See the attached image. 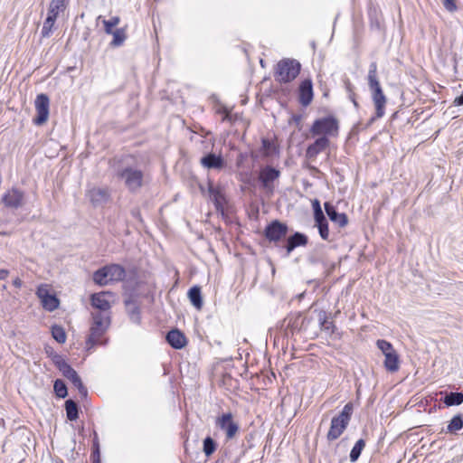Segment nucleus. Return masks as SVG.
Here are the masks:
<instances>
[{
	"instance_id": "obj_52",
	"label": "nucleus",
	"mask_w": 463,
	"mask_h": 463,
	"mask_svg": "<svg viewBox=\"0 0 463 463\" xmlns=\"http://www.w3.org/2000/svg\"><path fill=\"white\" fill-rule=\"evenodd\" d=\"M13 285L15 287V288H21L22 285H23V281L19 279V278H15L14 280H13Z\"/></svg>"
},
{
	"instance_id": "obj_29",
	"label": "nucleus",
	"mask_w": 463,
	"mask_h": 463,
	"mask_svg": "<svg viewBox=\"0 0 463 463\" xmlns=\"http://www.w3.org/2000/svg\"><path fill=\"white\" fill-rule=\"evenodd\" d=\"M65 411L67 419L71 421H74L79 418V406L75 401L69 399L65 402Z\"/></svg>"
},
{
	"instance_id": "obj_24",
	"label": "nucleus",
	"mask_w": 463,
	"mask_h": 463,
	"mask_svg": "<svg viewBox=\"0 0 463 463\" xmlns=\"http://www.w3.org/2000/svg\"><path fill=\"white\" fill-rule=\"evenodd\" d=\"M384 357L383 365L388 372L395 373L400 369V357L395 350L385 354Z\"/></svg>"
},
{
	"instance_id": "obj_55",
	"label": "nucleus",
	"mask_w": 463,
	"mask_h": 463,
	"mask_svg": "<svg viewBox=\"0 0 463 463\" xmlns=\"http://www.w3.org/2000/svg\"><path fill=\"white\" fill-rule=\"evenodd\" d=\"M262 146H263V147H264V148H266V149H267V148H269V140H267V139H263V140H262Z\"/></svg>"
},
{
	"instance_id": "obj_9",
	"label": "nucleus",
	"mask_w": 463,
	"mask_h": 463,
	"mask_svg": "<svg viewBox=\"0 0 463 463\" xmlns=\"http://www.w3.org/2000/svg\"><path fill=\"white\" fill-rule=\"evenodd\" d=\"M215 425L225 433L226 440L234 439L240 430L239 424L234 420L232 412L222 413L218 416L215 420Z\"/></svg>"
},
{
	"instance_id": "obj_50",
	"label": "nucleus",
	"mask_w": 463,
	"mask_h": 463,
	"mask_svg": "<svg viewBox=\"0 0 463 463\" xmlns=\"http://www.w3.org/2000/svg\"><path fill=\"white\" fill-rule=\"evenodd\" d=\"M9 275V270L5 269H0V280H5Z\"/></svg>"
},
{
	"instance_id": "obj_37",
	"label": "nucleus",
	"mask_w": 463,
	"mask_h": 463,
	"mask_svg": "<svg viewBox=\"0 0 463 463\" xmlns=\"http://www.w3.org/2000/svg\"><path fill=\"white\" fill-rule=\"evenodd\" d=\"M54 393L58 398L64 399L68 395V389L64 381L56 379L53 383Z\"/></svg>"
},
{
	"instance_id": "obj_39",
	"label": "nucleus",
	"mask_w": 463,
	"mask_h": 463,
	"mask_svg": "<svg viewBox=\"0 0 463 463\" xmlns=\"http://www.w3.org/2000/svg\"><path fill=\"white\" fill-rule=\"evenodd\" d=\"M463 427V419L462 416L458 414L455 415L450 421L449 422V425L447 427V430L449 432H456L459 430H461Z\"/></svg>"
},
{
	"instance_id": "obj_54",
	"label": "nucleus",
	"mask_w": 463,
	"mask_h": 463,
	"mask_svg": "<svg viewBox=\"0 0 463 463\" xmlns=\"http://www.w3.org/2000/svg\"><path fill=\"white\" fill-rule=\"evenodd\" d=\"M46 354H48V356L52 359V361L53 362V356L54 355H60L59 354L55 353L53 350H51V351H46Z\"/></svg>"
},
{
	"instance_id": "obj_19",
	"label": "nucleus",
	"mask_w": 463,
	"mask_h": 463,
	"mask_svg": "<svg viewBox=\"0 0 463 463\" xmlns=\"http://www.w3.org/2000/svg\"><path fill=\"white\" fill-rule=\"evenodd\" d=\"M308 242V238L306 234L296 232L292 235L288 236L284 244V248L288 256L297 247L306 246Z\"/></svg>"
},
{
	"instance_id": "obj_16",
	"label": "nucleus",
	"mask_w": 463,
	"mask_h": 463,
	"mask_svg": "<svg viewBox=\"0 0 463 463\" xmlns=\"http://www.w3.org/2000/svg\"><path fill=\"white\" fill-rule=\"evenodd\" d=\"M208 193L210 199L213 203L216 211L223 213L227 201L225 195L222 192V189L220 187L213 186V183L209 182Z\"/></svg>"
},
{
	"instance_id": "obj_56",
	"label": "nucleus",
	"mask_w": 463,
	"mask_h": 463,
	"mask_svg": "<svg viewBox=\"0 0 463 463\" xmlns=\"http://www.w3.org/2000/svg\"><path fill=\"white\" fill-rule=\"evenodd\" d=\"M0 235L1 236H6V235H8V232H0Z\"/></svg>"
},
{
	"instance_id": "obj_5",
	"label": "nucleus",
	"mask_w": 463,
	"mask_h": 463,
	"mask_svg": "<svg viewBox=\"0 0 463 463\" xmlns=\"http://www.w3.org/2000/svg\"><path fill=\"white\" fill-rule=\"evenodd\" d=\"M116 175L123 180L130 193H137L143 186L144 173L139 169L131 166L118 167Z\"/></svg>"
},
{
	"instance_id": "obj_4",
	"label": "nucleus",
	"mask_w": 463,
	"mask_h": 463,
	"mask_svg": "<svg viewBox=\"0 0 463 463\" xmlns=\"http://www.w3.org/2000/svg\"><path fill=\"white\" fill-rule=\"evenodd\" d=\"M53 364L61 373V374L71 382V383L78 389L79 393L82 398H87L88 390L84 386L80 377L77 372L65 361L62 355L53 356Z\"/></svg>"
},
{
	"instance_id": "obj_47",
	"label": "nucleus",
	"mask_w": 463,
	"mask_h": 463,
	"mask_svg": "<svg viewBox=\"0 0 463 463\" xmlns=\"http://www.w3.org/2000/svg\"><path fill=\"white\" fill-rule=\"evenodd\" d=\"M219 112L224 114L223 120L232 121V116H231V112H230L229 109L222 108V109L219 110Z\"/></svg>"
},
{
	"instance_id": "obj_36",
	"label": "nucleus",
	"mask_w": 463,
	"mask_h": 463,
	"mask_svg": "<svg viewBox=\"0 0 463 463\" xmlns=\"http://www.w3.org/2000/svg\"><path fill=\"white\" fill-rule=\"evenodd\" d=\"M56 19L57 18L52 17V16L47 14V17H46V19H45V21L43 23V28H42V32H41V34H42L43 38L50 37V35H51V33L52 32V27L54 26Z\"/></svg>"
},
{
	"instance_id": "obj_26",
	"label": "nucleus",
	"mask_w": 463,
	"mask_h": 463,
	"mask_svg": "<svg viewBox=\"0 0 463 463\" xmlns=\"http://www.w3.org/2000/svg\"><path fill=\"white\" fill-rule=\"evenodd\" d=\"M187 297H188L191 304L196 309L202 308V307L203 305V301L201 288L199 286H193L188 290Z\"/></svg>"
},
{
	"instance_id": "obj_45",
	"label": "nucleus",
	"mask_w": 463,
	"mask_h": 463,
	"mask_svg": "<svg viewBox=\"0 0 463 463\" xmlns=\"http://www.w3.org/2000/svg\"><path fill=\"white\" fill-rule=\"evenodd\" d=\"M344 85H345V89L347 94H351L352 92H354V87L351 83L349 79L345 78L344 80Z\"/></svg>"
},
{
	"instance_id": "obj_6",
	"label": "nucleus",
	"mask_w": 463,
	"mask_h": 463,
	"mask_svg": "<svg viewBox=\"0 0 463 463\" xmlns=\"http://www.w3.org/2000/svg\"><path fill=\"white\" fill-rule=\"evenodd\" d=\"M93 323L90 329V335L86 344L88 347H93L100 343V338L109 327V317L101 312L92 313Z\"/></svg>"
},
{
	"instance_id": "obj_10",
	"label": "nucleus",
	"mask_w": 463,
	"mask_h": 463,
	"mask_svg": "<svg viewBox=\"0 0 463 463\" xmlns=\"http://www.w3.org/2000/svg\"><path fill=\"white\" fill-rule=\"evenodd\" d=\"M288 232V226L279 221H271L264 229L263 234L269 242L278 243L285 238Z\"/></svg>"
},
{
	"instance_id": "obj_21",
	"label": "nucleus",
	"mask_w": 463,
	"mask_h": 463,
	"mask_svg": "<svg viewBox=\"0 0 463 463\" xmlns=\"http://www.w3.org/2000/svg\"><path fill=\"white\" fill-rule=\"evenodd\" d=\"M165 340L172 348L176 350H180L187 345L184 334L177 328L170 330L166 334Z\"/></svg>"
},
{
	"instance_id": "obj_17",
	"label": "nucleus",
	"mask_w": 463,
	"mask_h": 463,
	"mask_svg": "<svg viewBox=\"0 0 463 463\" xmlns=\"http://www.w3.org/2000/svg\"><path fill=\"white\" fill-rule=\"evenodd\" d=\"M313 97H314V92H313L312 80L309 79H306V80H302L298 87V101H299V103L302 106L307 107L312 102Z\"/></svg>"
},
{
	"instance_id": "obj_40",
	"label": "nucleus",
	"mask_w": 463,
	"mask_h": 463,
	"mask_svg": "<svg viewBox=\"0 0 463 463\" xmlns=\"http://www.w3.org/2000/svg\"><path fill=\"white\" fill-rule=\"evenodd\" d=\"M52 335L59 344H63L66 341V333L61 326L54 325L52 326Z\"/></svg>"
},
{
	"instance_id": "obj_3",
	"label": "nucleus",
	"mask_w": 463,
	"mask_h": 463,
	"mask_svg": "<svg viewBox=\"0 0 463 463\" xmlns=\"http://www.w3.org/2000/svg\"><path fill=\"white\" fill-rule=\"evenodd\" d=\"M300 70L301 64L298 61L284 58L277 63L274 77L280 83H288L298 76Z\"/></svg>"
},
{
	"instance_id": "obj_18",
	"label": "nucleus",
	"mask_w": 463,
	"mask_h": 463,
	"mask_svg": "<svg viewBox=\"0 0 463 463\" xmlns=\"http://www.w3.org/2000/svg\"><path fill=\"white\" fill-rule=\"evenodd\" d=\"M324 208L329 220L337 224L340 228H344L348 224L347 215L344 213H338L331 203L326 202Z\"/></svg>"
},
{
	"instance_id": "obj_25",
	"label": "nucleus",
	"mask_w": 463,
	"mask_h": 463,
	"mask_svg": "<svg viewBox=\"0 0 463 463\" xmlns=\"http://www.w3.org/2000/svg\"><path fill=\"white\" fill-rule=\"evenodd\" d=\"M105 293H94L90 296V303L94 308L99 311H108L110 308L109 302L104 298Z\"/></svg>"
},
{
	"instance_id": "obj_8",
	"label": "nucleus",
	"mask_w": 463,
	"mask_h": 463,
	"mask_svg": "<svg viewBox=\"0 0 463 463\" xmlns=\"http://www.w3.org/2000/svg\"><path fill=\"white\" fill-rule=\"evenodd\" d=\"M26 194L17 186L7 189L1 197V203L9 210L15 211L26 204Z\"/></svg>"
},
{
	"instance_id": "obj_35",
	"label": "nucleus",
	"mask_w": 463,
	"mask_h": 463,
	"mask_svg": "<svg viewBox=\"0 0 463 463\" xmlns=\"http://www.w3.org/2000/svg\"><path fill=\"white\" fill-rule=\"evenodd\" d=\"M217 449L216 441L210 436H207L203 441V451L206 457L212 456Z\"/></svg>"
},
{
	"instance_id": "obj_33",
	"label": "nucleus",
	"mask_w": 463,
	"mask_h": 463,
	"mask_svg": "<svg viewBox=\"0 0 463 463\" xmlns=\"http://www.w3.org/2000/svg\"><path fill=\"white\" fill-rule=\"evenodd\" d=\"M111 34L113 35L110 43L111 47L121 46L127 39L126 28L116 29Z\"/></svg>"
},
{
	"instance_id": "obj_22",
	"label": "nucleus",
	"mask_w": 463,
	"mask_h": 463,
	"mask_svg": "<svg viewBox=\"0 0 463 463\" xmlns=\"http://www.w3.org/2000/svg\"><path fill=\"white\" fill-rule=\"evenodd\" d=\"M110 282L123 281L127 276L126 269L119 264H109L105 266Z\"/></svg>"
},
{
	"instance_id": "obj_53",
	"label": "nucleus",
	"mask_w": 463,
	"mask_h": 463,
	"mask_svg": "<svg viewBox=\"0 0 463 463\" xmlns=\"http://www.w3.org/2000/svg\"><path fill=\"white\" fill-rule=\"evenodd\" d=\"M95 448H99V439H98L96 432H94V439H93V444H92V449H94Z\"/></svg>"
},
{
	"instance_id": "obj_49",
	"label": "nucleus",
	"mask_w": 463,
	"mask_h": 463,
	"mask_svg": "<svg viewBox=\"0 0 463 463\" xmlns=\"http://www.w3.org/2000/svg\"><path fill=\"white\" fill-rule=\"evenodd\" d=\"M348 99L352 101L355 109L359 108V104L356 100V95L354 92H352L351 94H348Z\"/></svg>"
},
{
	"instance_id": "obj_14",
	"label": "nucleus",
	"mask_w": 463,
	"mask_h": 463,
	"mask_svg": "<svg viewBox=\"0 0 463 463\" xmlns=\"http://www.w3.org/2000/svg\"><path fill=\"white\" fill-rule=\"evenodd\" d=\"M36 294L41 299L44 309L52 312L58 308L60 304L58 298L55 295L50 293L45 286L41 285L38 287Z\"/></svg>"
},
{
	"instance_id": "obj_27",
	"label": "nucleus",
	"mask_w": 463,
	"mask_h": 463,
	"mask_svg": "<svg viewBox=\"0 0 463 463\" xmlns=\"http://www.w3.org/2000/svg\"><path fill=\"white\" fill-rule=\"evenodd\" d=\"M304 321H305V318H303L300 314L287 317L284 319V323H287V325H286L287 329H289L292 334L295 331L301 330Z\"/></svg>"
},
{
	"instance_id": "obj_38",
	"label": "nucleus",
	"mask_w": 463,
	"mask_h": 463,
	"mask_svg": "<svg viewBox=\"0 0 463 463\" xmlns=\"http://www.w3.org/2000/svg\"><path fill=\"white\" fill-rule=\"evenodd\" d=\"M319 322L322 330L329 331L333 334L335 330V326L333 321L327 319L326 314L325 312L319 314Z\"/></svg>"
},
{
	"instance_id": "obj_12",
	"label": "nucleus",
	"mask_w": 463,
	"mask_h": 463,
	"mask_svg": "<svg viewBox=\"0 0 463 463\" xmlns=\"http://www.w3.org/2000/svg\"><path fill=\"white\" fill-rule=\"evenodd\" d=\"M49 104L50 100L46 94L41 93L37 95L35 99L36 117L33 118V123L37 126L44 124L49 117Z\"/></svg>"
},
{
	"instance_id": "obj_44",
	"label": "nucleus",
	"mask_w": 463,
	"mask_h": 463,
	"mask_svg": "<svg viewBox=\"0 0 463 463\" xmlns=\"http://www.w3.org/2000/svg\"><path fill=\"white\" fill-rule=\"evenodd\" d=\"M443 5L449 12H455L457 10L456 0H443Z\"/></svg>"
},
{
	"instance_id": "obj_31",
	"label": "nucleus",
	"mask_w": 463,
	"mask_h": 463,
	"mask_svg": "<svg viewBox=\"0 0 463 463\" xmlns=\"http://www.w3.org/2000/svg\"><path fill=\"white\" fill-rule=\"evenodd\" d=\"M93 281L99 286H106L110 283L105 266L93 273Z\"/></svg>"
},
{
	"instance_id": "obj_46",
	"label": "nucleus",
	"mask_w": 463,
	"mask_h": 463,
	"mask_svg": "<svg viewBox=\"0 0 463 463\" xmlns=\"http://www.w3.org/2000/svg\"><path fill=\"white\" fill-rule=\"evenodd\" d=\"M91 461H100V450L99 448H95L92 449L91 455H90Z\"/></svg>"
},
{
	"instance_id": "obj_34",
	"label": "nucleus",
	"mask_w": 463,
	"mask_h": 463,
	"mask_svg": "<svg viewBox=\"0 0 463 463\" xmlns=\"http://www.w3.org/2000/svg\"><path fill=\"white\" fill-rule=\"evenodd\" d=\"M364 447L365 440L364 439H360L355 442L349 455L351 462H355L358 460Z\"/></svg>"
},
{
	"instance_id": "obj_30",
	"label": "nucleus",
	"mask_w": 463,
	"mask_h": 463,
	"mask_svg": "<svg viewBox=\"0 0 463 463\" xmlns=\"http://www.w3.org/2000/svg\"><path fill=\"white\" fill-rule=\"evenodd\" d=\"M315 226L317 227L320 237L325 240L331 241L329 239V229H328V222L326 216H323L321 219H315Z\"/></svg>"
},
{
	"instance_id": "obj_43",
	"label": "nucleus",
	"mask_w": 463,
	"mask_h": 463,
	"mask_svg": "<svg viewBox=\"0 0 463 463\" xmlns=\"http://www.w3.org/2000/svg\"><path fill=\"white\" fill-rule=\"evenodd\" d=\"M312 208H313V212H314V220L317 219V218L321 219V218H323V216H325V214L322 211L319 200L314 199L312 201Z\"/></svg>"
},
{
	"instance_id": "obj_28",
	"label": "nucleus",
	"mask_w": 463,
	"mask_h": 463,
	"mask_svg": "<svg viewBox=\"0 0 463 463\" xmlns=\"http://www.w3.org/2000/svg\"><path fill=\"white\" fill-rule=\"evenodd\" d=\"M68 5V0H52L49 8L48 15L57 18L61 12H63Z\"/></svg>"
},
{
	"instance_id": "obj_57",
	"label": "nucleus",
	"mask_w": 463,
	"mask_h": 463,
	"mask_svg": "<svg viewBox=\"0 0 463 463\" xmlns=\"http://www.w3.org/2000/svg\"><path fill=\"white\" fill-rule=\"evenodd\" d=\"M92 463H101V461L96 460V461H92Z\"/></svg>"
},
{
	"instance_id": "obj_23",
	"label": "nucleus",
	"mask_w": 463,
	"mask_h": 463,
	"mask_svg": "<svg viewBox=\"0 0 463 463\" xmlns=\"http://www.w3.org/2000/svg\"><path fill=\"white\" fill-rule=\"evenodd\" d=\"M125 306L128 309L130 320L133 323L139 324L141 322L140 309L136 300L132 297H129L125 299Z\"/></svg>"
},
{
	"instance_id": "obj_20",
	"label": "nucleus",
	"mask_w": 463,
	"mask_h": 463,
	"mask_svg": "<svg viewBox=\"0 0 463 463\" xmlns=\"http://www.w3.org/2000/svg\"><path fill=\"white\" fill-rule=\"evenodd\" d=\"M330 144L327 137H317L314 143L310 144L306 150V156L308 159H315L317 156L324 151Z\"/></svg>"
},
{
	"instance_id": "obj_7",
	"label": "nucleus",
	"mask_w": 463,
	"mask_h": 463,
	"mask_svg": "<svg viewBox=\"0 0 463 463\" xmlns=\"http://www.w3.org/2000/svg\"><path fill=\"white\" fill-rule=\"evenodd\" d=\"M339 129L338 120L334 116H327L316 119L310 132L313 136H337Z\"/></svg>"
},
{
	"instance_id": "obj_48",
	"label": "nucleus",
	"mask_w": 463,
	"mask_h": 463,
	"mask_svg": "<svg viewBox=\"0 0 463 463\" xmlns=\"http://www.w3.org/2000/svg\"><path fill=\"white\" fill-rule=\"evenodd\" d=\"M294 122L298 127L302 121V116L300 114H293L290 122Z\"/></svg>"
},
{
	"instance_id": "obj_1",
	"label": "nucleus",
	"mask_w": 463,
	"mask_h": 463,
	"mask_svg": "<svg viewBox=\"0 0 463 463\" xmlns=\"http://www.w3.org/2000/svg\"><path fill=\"white\" fill-rule=\"evenodd\" d=\"M368 87L372 93V99L375 107V116L370 121L373 122L376 118H381L385 113V105L387 99L383 91L381 84L377 77V63L371 62L368 71Z\"/></svg>"
},
{
	"instance_id": "obj_41",
	"label": "nucleus",
	"mask_w": 463,
	"mask_h": 463,
	"mask_svg": "<svg viewBox=\"0 0 463 463\" xmlns=\"http://www.w3.org/2000/svg\"><path fill=\"white\" fill-rule=\"evenodd\" d=\"M120 22V18L118 16H113L109 20H103L104 31L107 34L112 33L115 30L113 28L117 26Z\"/></svg>"
},
{
	"instance_id": "obj_15",
	"label": "nucleus",
	"mask_w": 463,
	"mask_h": 463,
	"mask_svg": "<svg viewBox=\"0 0 463 463\" xmlns=\"http://www.w3.org/2000/svg\"><path fill=\"white\" fill-rule=\"evenodd\" d=\"M200 164L206 169L221 170L225 167L226 163L222 155L210 152L200 159Z\"/></svg>"
},
{
	"instance_id": "obj_51",
	"label": "nucleus",
	"mask_w": 463,
	"mask_h": 463,
	"mask_svg": "<svg viewBox=\"0 0 463 463\" xmlns=\"http://www.w3.org/2000/svg\"><path fill=\"white\" fill-rule=\"evenodd\" d=\"M455 106H462L463 105V93L457 97L453 101Z\"/></svg>"
},
{
	"instance_id": "obj_13",
	"label": "nucleus",
	"mask_w": 463,
	"mask_h": 463,
	"mask_svg": "<svg viewBox=\"0 0 463 463\" xmlns=\"http://www.w3.org/2000/svg\"><path fill=\"white\" fill-rule=\"evenodd\" d=\"M86 196L93 207H99L109 201L110 193L108 188L93 187L87 191Z\"/></svg>"
},
{
	"instance_id": "obj_2",
	"label": "nucleus",
	"mask_w": 463,
	"mask_h": 463,
	"mask_svg": "<svg viewBox=\"0 0 463 463\" xmlns=\"http://www.w3.org/2000/svg\"><path fill=\"white\" fill-rule=\"evenodd\" d=\"M354 412L353 402H347L341 412L334 416L331 420L330 427L326 434L329 442L337 439L347 429Z\"/></svg>"
},
{
	"instance_id": "obj_32",
	"label": "nucleus",
	"mask_w": 463,
	"mask_h": 463,
	"mask_svg": "<svg viewBox=\"0 0 463 463\" xmlns=\"http://www.w3.org/2000/svg\"><path fill=\"white\" fill-rule=\"evenodd\" d=\"M443 402L447 406H457L463 402V393L458 392H451L444 397Z\"/></svg>"
},
{
	"instance_id": "obj_42",
	"label": "nucleus",
	"mask_w": 463,
	"mask_h": 463,
	"mask_svg": "<svg viewBox=\"0 0 463 463\" xmlns=\"http://www.w3.org/2000/svg\"><path fill=\"white\" fill-rule=\"evenodd\" d=\"M376 345L382 351L383 355H385V354L392 353L395 350L392 345L384 339L377 340Z\"/></svg>"
},
{
	"instance_id": "obj_11",
	"label": "nucleus",
	"mask_w": 463,
	"mask_h": 463,
	"mask_svg": "<svg viewBox=\"0 0 463 463\" xmlns=\"http://www.w3.org/2000/svg\"><path fill=\"white\" fill-rule=\"evenodd\" d=\"M280 176V171L271 165H266L260 169L259 174V181L261 187L267 192L272 194L274 191L273 183Z\"/></svg>"
}]
</instances>
